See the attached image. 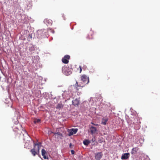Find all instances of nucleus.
<instances>
[{"mask_svg":"<svg viewBox=\"0 0 160 160\" xmlns=\"http://www.w3.org/2000/svg\"><path fill=\"white\" fill-rule=\"evenodd\" d=\"M34 148L31 149L30 151L33 156L36 155H38L39 153V146L40 143H34Z\"/></svg>","mask_w":160,"mask_h":160,"instance_id":"nucleus-1","label":"nucleus"},{"mask_svg":"<svg viewBox=\"0 0 160 160\" xmlns=\"http://www.w3.org/2000/svg\"><path fill=\"white\" fill-rule=\"evenodd\" d=\"M81 80L86 84H88L89 82V78L86 75L83 74L81 76Z\"/></svg>","mask_w":160,"mask_h":160,"instance_id":"nucleus-2","label":"nucleus"},{"mask_svg":"<svg viewBox=\"0 0 160 160\" xmlns=\"http://www.w3.org/2000/svg\"><path fill=\"white\" fill-rule=\"evenodd\" d=\"M62 71L67 76L70 75L71 73V72L69 70V68L65 66L62 67Z\"/></svg>","mask_w":160,"mask_h":160,"instance_id":"nucleus-3","label":"nucleus"},{"mask_svg":"<svg viewBox=\"0 0 160 160\" xmlns=\"http://www.w3.org/2000/svg\"><path fill=\"white\" fill-rule=\"evenodd\" d=\"M70 58V56L69 55H66L62 59V61L63 63L67 64L69 62L68 60Z\"/></svg>","mask_w":160,"mask_h":160,"instance_id":"nucleus-4","label":"nucleus"},{"mask_svg":"<svg viewBox=\"0 0 160 160\" xmlns=\"http://www.w3.org/2000/svg\"><path fill=\"white\" fill-rule=\"evenodd\" d=\"M78 130V129L77 128H72L70 129L69 131V135L71 136L76 133Z\"/></svg>","mask_w":160,"mask_h":160,"instance_id":"nucleus-5","label":"nucleus"},{"mask_svg":"<svg viewBox=\"0 0 160 160\" xmlns=\"http://www.w3.org/2000/svg\"><path fill=\"white\" fill-rule=\"evenodd\" d=\"M47 153L44 149L42 150V155L44 159H48V157L47 156Z\"/></svg>","mask_w":160,"mask_h":160,"instance_id":"nucleus-6","label":"nucleus"},{"mask_svg":"<svg viewBox=\"0 0 160 160\" xmlns=\"http://www.w3.org/2000/svg\"><path fill=\"white\" fill-rule=\"evenodd\" d=\"M103 154L102 152H98L95 155V159L97 160H99L101 158Z\"/></svg>","mask_w":160,"mask_h":160,"instance_id":"nucleus-7","label":"nucleus"},{"mask_svg":"<svg viewBox=\"0 0 160 160\" xmlns=\"http://www.w3.org/2000/svg\"><path fill=\"white\" fill-rule=\"evenodd\" d=\"M130 154L129 153H126L123 154L121 157V159L122 160L128 159L129 157Z\"/></svg>","mask_w":160,"mask_h":160,"instance_id":"nucleus-8","label":"nucleus"},{"mask_svg":"<svg viewBox=\"0 0 160 160\" xmlns=\"http://www.w3.org/2000/svg\"><path fill=\"white\" fill-rule=\"evenodd\" d=\"M79 103V101L77 99H76L72 101V104L75 106H78Z\"/></svg>","mask_w":160,"mask_h":160,"instance_id":"nucleus-9","label":"nucleus"},{"mask_svg":"<svg viewBox=\"0 0 160 160\" xmlns=\"http://www.w3.org/2000/svg\"><path fill=\"white\" fill-rule=\"evenodd\" d=\"M90 130L91 133L92 134L93 133H95L97 130V129H96V127H94L92 126L90 128Z\"/></svg>","mask_w":160,"mask_h":160,"instance_id":"nucleus-10","label":"nucleus"},{"mask_svg":"<svg viewBox=\"0 0 160 160\" xmlns=\"http://www.w3.org/2000/svg\"><path fill=\"white\" fill-rule=\"evenodd\" d=\"M94 34V32L92 30H91L88 34V38L89 39H92L93 38V35Z\"/></svg>","mask_w":160,"mask_h":160,"instance_id":"nucleus-11","label":"nucleus"},{"mask_svg":"<svg viewBox=\"0 0 160 160\" xmlns=\"http://www.w3.org/2000/svg\"><path fill=\"white\" fill-rule=\"evenodd\" d=\"M139 149V148L138 147L133 148L132 149L131 153L132 154H135L137 152Z\"/></svg>","mask_w":160,"mask_h":160,"instance_id":"nucleus-12","label":"nucleus"},{"mask_svg":"<svg viewBox=\"0 0 160 160\" xmlns=\"http://www.w3.org/2000/svg\"><path fill=\"white\" fill-rule=\"evenodd\" d=\"M108 120V119L107 117L103 118L102 121V124L104 125H106Z\"/></svg>","mask_w":160,"mask_h":160,"instance_id":"nucleus-13","label":"nucleus"},{"mask_svg":"<svg viewBox=\"0 0 160 160\" xmlns=\"http://www.w3.org/2000/svg\"><path fill=\"white\" fill-rule=\"evenodd\" d=\"M63 106V105L62 103H58L57 105L56 108L57 109H60L62 108Z\"/></svg>","mask_w":160,"mask_h":160,"instance_id":"nucleus-14","label":"nucleus"},{"mask_svg":"<svg viewBox=\"0 0 160 160\" xmlns=\"http://www.w3.org/2000/svg\"><path fill=\"white\" fill-rule=\"evenodd\" d=\"M90 142L88 140H86L83 141V143L85 145H88L89 143Z\"/></svg>","mask_w":160,"mask_h":160,"instance_id":"nucleus-15","label":"nucleus"},{"mask_svg":"<svg viewBox=\"0 0 160 160\" xmlns=\"http://www.w3.org/2000/svg\"><path fill=\"white\" fill-rule=\"evenodd\" d=\"M41 121L40 119H36L34 120V123H39V122Z\"/></svg>","mask_w":160,"mask_h":160,"instance_id":"nucleus-16","label":"nucleus"},{"mask_svg":"<svg viewBox=\"0 0 160 160\" xmlns=\"http://www.w3.org/2000/svg\"><path fill=\"white\" fill-rule=\"evenodd\" d=\"M87 66H86V65H83V66L82 68V69L84 70H86V69L87 68Z\"/></svg>","mask_w":160,"mask_h":160,"instance_id":"nucleus-17","label":"nucleus"},{"mask_svg":"<svg viewBox=\"0 0 160 160\" xmlns=\"http://www.w3.org/2000/svg\"><path fill=\"white\" fill-rule=\"evenodd\" d=\"M75 85H76V86L77 85L78 87H82H82H84V85H83V86H81V85H78V82H76V84H75Z\"/></svg>","mask_w":160,"mask_h":160,"instance_id":"nucleus-18","label":"nucleus"},{"mask_svg":"<svg viewBox=\"0 0 160 160\" xmlns=\"http://www.w3.org/2000/svg\"><path fill=\"white\" fill-rule=\"evenodd\" d=\"M79 72L80 73L82 71V68L81 66H80L79 67Z\"/></svg>","mask_w":160,"mask_h":160,"instance_id":"nucleus-19","label":"nucleus"},{"mask_svg":"<svg viewBox=\"0 0 160 160\" xmlns=\"http://www.w3.org/2000/svg\"><path fill=\"white\" fill-rule=\"evenodd\" d=\"M73 145H72L71 143L69 144V147L70 148H72Z\"/></svg>","mask_w":160,"mask_h":160,"instance_id":"nucleus-20","label":"nucleus"},{"mask_svg":"<svg viewBox=\"0 0 160 160\" xmlns=\"http://www.w3.org/2000/svg\"><path fill=\"white\" fill-rule=\"evenodd\" d=\"M134 120H137V121H138V119L137 118V117L135 116V117H134Z\"/></svg>","mask_w":160,"mask_h":160,"instance_id":"nucleus-21","label":"nucleus"},{"mask_svg":"<svg viewBox=\"0 0 160 160\" xmlns=\"http://www.w3.org/2000/svg\"><path fill=\"white\" fill-rule=\"evenodd\" d=\"M71 152L72 154H74V151L73 150H71Z\"/></svg>","mask_w":160,"mask_h":160,"instance_id":"nucleus-22","label":"nucleus"},{"mask_svg":"<svg viewBox=\"0 0 160 160\" xmlns=\"http://www.w3.org/2000/svg\"><path fill=\"white\" fill-rule=\"evenodd\" d=\"M57 134L58 135H60L61 134L59 132H57V133H55V135Z\"/></svg>","mask_w":160,"mask_h":160,"instance_id":"nucleus-23","label":"nucleus"},{"mask_svg":"<svg viewBox=\"0 0 160 160\" xmlns=\"http://www.w3.org/2000/svg\"><path fill=\"white\" fill-rule=\"evenodd\" d=\"M138 123V122H133V123L134 124H137V123Z\"/></svg>","mask_w":160,"mask_h":160,"instance_id":"nucleus-24","label":"nucleus"},{"mask_svg":"<svg viewBox=\"0 0 160 160\" xmlns=\"http://www.w3.org/2000/svg\"><path fill=\"white\" fill-rule=\"evenodd\" d=\"M91 124H93V125H96V126H97L98 125V124H95L93 123L92 122L91 123Z\"/></svg>","mask_w":160,"mask_h":160,"instance_id":"nucleus-25","label":"nucleus"},{"mask_svg":"<svg viewBox=\"0 0 160 160\" xmlns=\"http://www.w3.org/2000/svg\"><path fill=\"white\" fill-rule=\"evenodd\" d=\"M19 128H22V126L21 125H19Z\"/></svg>","mask_w":160,"mask_h":160,"instance_id":"nucleus-26","label":"nucleus"},{"mask_svg":"<svg viewBox=\"0 0 160 160\" xmlns=\"http://www.w3.org/2000/svg\"><path fill=\"white\" fill-rule=\"evenodd\" d=\"M18 129V128L17 127H16V128H14V130H15V131H17L15 130V129Z\"/></svg>","mask_w":160,"mask_h":160,"instance_id":"nucleus-27","label":"nucleus"},{"mask_svg":"<svg viewBox=\"0 0 160 160\" xmlns=\"http://www.w3.org/2000/svg\"><path fill=\"white\" fill-rule=\"evenodd\" d=\"M25 133H26V134H27V133H26V131L25 130H24L23 131Z\"/></svg>","mask_w":160,"mask_h":160,"instance_id":"nucleus-28","label":"nucleus"},{"mask_svg":"<svg viewBox=\"0 0 160 160\" xmlns=\"http://www.w3.org/2000/svg\"><path fill=\"white\" fill-rule=\"evenodd\" d=\"M77 90H78V89L77 88Z\"/></svg>","mask_w":160,"mask_h":160,"instance_id":"nucleus-29","label":"nucleus"},{"mask_svg":"<svg viewBox=\"0 0 160 160\" xmlns=\"http://www.w3.org/2000/svg\"><path fill=\"white\" fill-rule=\"evenodd\" d=\"M40 32V31H38V32L39 33Z\"/></svg>","mask_w":160,"mask_h":160,"instance_id":"nucleus-30","label":"nucleus"}]
</instances>
